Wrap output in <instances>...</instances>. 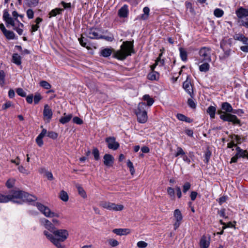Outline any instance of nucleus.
Here are the masks:
<instances>
[{
  "mask_svg": "<svg viewBox=\"0 0 248 248\" xmlns=\"http://www.w3.org/2000/svg\"><path fill=\"white\" fill-rule=\"evenodd\" d=\"M133 43L130 41L124 42L121 46V49L115 50L111 48H106L103 49L101 52V55L104 57L109 56L113 52V57L120 60H124L128 56L134 53Z\"/></svg>",
  "mask_w": 248,
  "mask_h": 248,
  "instance_id": "nucleus-1",
  "label": "nucleus"
},
{
  "mask_svg": "<svg viewBox=\"0 0 248 248\" xmlns=\"http://www.w3.org/2000/svg\"><path fill=\"white\" fill-rule=\"evenodd\" d=\"M240 22H241V24L242 25L248 28V18H246L245 20H241Z\"/></svg>",
  "mask_w": 248,
  "mask_h": 248,
  "instance_id": "nucleus-63",
  "label": "nucleus"
},
{
  "mask_svg": "<svg viewBox=\"0 0 248 248\" xmlns=\"http://www.w3.org/2000/svg\"><path fill=\"white\" fill-rule=\"evenodd\" d=\"M197 194V192L196 191L191 192L190 196L192 201H194L196 199Z\"/></svg>",
  "mask_w": 248,
  "mask_h": 248,
  "instance_id": "nucleus-64",
  "label": "nucleus"
},
{
  "mask_svg": "<svg viewBox=\"0 0 248 248\" xmlns=\"http://www.w3.org/2000/svg\"><path fill=\"white\" fill-rule=\"evenodd\" d=\"M43 137H42L41 136L38 135V136L36 139V142H37V144L39 146L41 147L43 144V141L42 140V139Z\"/></svg>",
  "mask_w": 248,
  "mask_h": 248,
  "instance_id": "nucleus-52",
  "label": "nucleus"
},
{
  "mask_svg": "<svg viewBox=\"0 0 248 248\" xmlns=\"http://www.w3.org/2000/svg\"><path fill=\"white\" fill-rule=\"evenodd\" d=\"M45 175L47 178V179L49 180H52L53 179V177L52 173L46 170H45Z\"/></svg>",
  "mask_w": 248,
  "mask_h": 248,
  "instance_id": "nucleus-57",
  "label": "nucleus"
},
{
  "mask_svg": "<svg viewBox=\"0 0 248 248\" xmlns=\"http://www.w3.org/2000/svg\"><path fill=\"white\" fill-rule=\"evenodd\" d=\"M62 11L63 9L60 8H55L51 10L49 14V17L56 16L58 14H60Z\"/></svg>",
  "mask_w": 248,
  "mask_h": 248,
  "instance_id": "nucleus-29",
  "label": "nucleus"
},
{
  "mask_svg": "<svg viewBox=\"0 0 248 248\" xmlns=\"http://www.w3.org/2000/svg\"><path fill=\"white\" fill-rule=\"evenodd\" d=\"M177 118L182 121H186V116H185L184 115L182 114H178L177 115Z\"/></svg>",
  "mask_w": 248,
  "mask_h": 248,
  "instance_id": "nucleus-62",
  "label": "nucleus"
},
{
  "mask_svg": "<svg viewBox=\"0 0 248 248\" xmlns=\"http://www.w3.org/2000/svg\"><path fill=\"white\" fill-rule=\"evenodd\" d=\"M112 232L117 235H122L129 233L130 231L128 229H115Z\"/></svg>",
  "mask_w": 248,
  "mask_h": 248,
  "instance_id": "nucleus-19",
  "label": "nucleus"
},
{
  "mask_svg": "<svg viewBox=\"0 0 248 248\" xmlns=\"http://www.w3.org/2000/svg\"><path fill=\"white\" fill-rule=\"evenodd\" d=\"M216 108L212 106L209 107L207 109V113H208L211 118H215Z\"/></svg>",
  "mask_w": 248,
  "mask_h": 248,
  "instance_id": "nucleus-22",
  "label": "nucleus"
},
{
  "mask_svg": "<svg viewBox=\"0 0 248 248\" xmlns=\"http://www.w3.org/2000/svg\"><path fill=\"white\" fill-rule=\"evenodd\" d=\"M180 55L182 61H186L187 60V52L182 47L179 48Z\"/></svg>",
  "mask_w": 248,
  "mask_h": 248,
  "instance_id": "nucleus-24",
  "label": "nucleus"
},
{
  "mask_svg": "<svg viewBox=\"0 0 248 248\" xmlns=\"http://www.w3.org/2000/svg\"><path fill=\"white\" fill-rule=\"evenodd\" d=\"M223 14V11L219 8H217L214 11V15L217 17H221Z\"/></svg>",
  "mask_w": 248,
  "mask_h": 248,
  "instance_id": "nucleus-39",
  "label": "nucleus"
},
{
  "mask_svg": "<svg viewBox=\"0 0 248 248\" xmlns=\"http://www.w3.org/2000/svg\"><path fill=\"white\" fill-rule=\"evenodd\" d=\"M3 34L8 40H12L15 38V34L12 31L7 30L6 31L3 33Z\"/></svg>",
  "mask_w": 248,
  "mask_h": 248,
  "instance_id": "nucleus-26",
  "label": "nucleus"
},
{
  "mask_svg": "<svg viewBox=\"0 0 248 248\" xmlns=\"http://www.w3.org/2000/svg\"><path fill=\"white\" fill-rule=\"evenodd\" d=\"M21 57L17 53H15L13 55L12 60L13 62L17 65H19L21 63Z\"/></svg>",
  "mask_w": 248,
  "mask_h": 248,
  "instance_id": "nucleus-23",
  "label": "nucleus"
},
{
  "mask_svg": "<svg viewBox=\"0 0 248 248\" xmlns=\"http://www.w3.org/2000/svg\"><path fill=\"white\" fill-rule=\"evenodd\" d=\"M231 113H236L232 106L228 102H224L221 105V109L218 110L217 113L220 115V118L224 121L232 122L233 124L241 125V122L235 115Z\"/></svg>",
  "mask_w": 248,
  "mask_h": 248,
  "instance_id": "nucleus-2",
  "label": "nucleus"
},
{
  "mask_svg": "<svg viewBox=\"0 0 248 248\" xmlns=\"http://www.w3.org/2000/svg\"><path fill=\"white\" fill-rule=\"evenodd\" d=\"M8 195L11 197L10 201L17 203H18L19 202L16 200V199H22L23 200H26L28 202L34 201L37 200L36 197L20 190L15 191Z\"/></svg>",
  "mask_w": 248,
  "mask_h": 248,
  "instance_id": "nucleus-3",
  "label": "nucleus"
},
{
  "mask_svg": "<svg viewBox=\"0 0 248 248\" xmlns=\"http://www.w3.org/2000/svg\"><path fill=\"white\" fill-rule=\"evenodd\" d=\"M41 99H42L41 95L39 93H36L34 97V104H38Z\"/></svg>",
  "mask_w": 248,
  "mask_h": 248,
  "instance_id": "nucleus-51",
  "label": "nucleus"
},
{
  "mask_svg": "<svg viewBox=\"0 0 248 248\" xmlns=\"http://www.w3.org/2000/svg\"><path fill=\"white\" fill-rule=\"evenodd\" d=\"M108 243L109 245L112 247H117L119 245V242L117 240L114 239H109L108 240Z\"/></svg>",
  "mask_w": 248,
  "mask_h": 248,
  "instance_id": "nucleus-38",
  "label": "nucleus"
},
{
  "mask_svg": "<svg viewBox=\"0 0 248 248\" xmlns=\"http://www.w3.org/2000/svg\"><path fill=\"white\" fill-rule=\"evenodd\" d=\"M158 74L155 71H152L148 75V78L150 80H156L158 78Z\"/></svg>",
  "mask_w": 248,
  "mask_h": 248,
  "instance_id": "nucleus-34",
  "label": "nucleus"
},
{
  "mask_svg": "<svg viewBox=\"0 0 248 248\" xmlns=\"http://www.w3.org/2000/svg\"><path fill=\"white\" fill-rule=\"evenodd\" d=\"M104 164L108 167L112 165L114 161L113 156L110 154H105L103 157Z\"/></svg>",
  "mask_w": 248,
  "mask_h": 248,
  "instance_id": "nucleus-11",
  "label": "nucleus"
},
{
  "mask_svg": "<svg viewBox=\"0 0 248 248\" xmlns=\"http://www.w3.org/2000/svg\"><path fill=\"white\" fill-rule=\"evenodd\" d=\"M124 209V206L122 204H116L110 202L108 210L113 211H122Z\"/></svg>",
  "mask_w": 248,
  "mask_h": 248,
  "instance_id": "nucleus-17",
  "label": "nucleus"
},
{
  "mask_svg": "<svg viewBox=\"0 0 248 248\" xmlns=\"http://www.w3.org/2000/svg\"><path fill=\"white\" fill-rule=\"evenodd\" d=\"M143 99L144 100L147 101V104L148 106H151L154 102L153 98H151L148 94H145L143 96Z\"/></svg>",
  "mask_w": 248,
  "mask_h": 248,
  "instance_id": "nucleus-27",
  "label": "nucleus"
},
{
  "mask_svg": "<svg viewBox=\"0 0 248 248\" xmlns=\"http://www.w3.org/2000/svg\"><path fill=\"white\" fill-rule=\"evenodd\" d=\"M236 14L239 18L248 16V9L240 7L236 11Z\"/></svg>",
  "mask_w": 248,
  "mask_h": 248,
  "instance_id": "nucleus-14",
  "label": "nucleus"
},
{
  "mask_svg": "<svg viewBox=\"0 0 248 248\" xmlns=\"http://www.w3.org/2000/svg\"><path fill=\"white\" fill-rule=\"evenodd\" d=\"M27 15L29 19H32L34 16V12L32 9H29L27 11Z\"/></svg>",
  "mask_w": 248,
  "mask_h": 248,
  "instance_id": "nucleus-55",
  "label": "nucleus"
},
{
  "mask_svg": "<svg viewBox=\"0 0 248 248\" xmlns=\"http://www.w3.org/2000/svg\"><path fill=\"white\" fill-rule=\"evenodd\" d=\"M89 37L92 39H98L101 37L96 30H91L89 32Z\"/></svg>",
  "mask_w": 248,
  "mask_h": 248,
  "instance_id": "nucleus-18",
  "label": "nucleus"
},
{
  "mask_svg": "<svg viewBox=\"0 0 248 248\" xmlns=\"http://www.w3.org/2000/svg\"><path fill=\"white\" fill-rule=\"evenodd\" d=\"M18 170L20 172L22 173L26 174H29V172L28 171V170H26L25 168L22 166H19L18 168Z\"/></svg>",
  "mask_w": 248,
  "mask_h": 248,
  "instance_id": "nucleus-58",
  "label": "nucleus"
},
{
  "mask_svg": "<svg viewBox=\"0 0 248 248\" xmlns=\"http://www.w3.org/2000/svg\"><path fill=\"white\" fill-rule=\"evenodd\" d=\"M44 225L45 228L51 232H53L54 231V225L50 221L46 219H44Z\"/></svg>",
  "mask_w": 248,
  "mask_h": 248,
  "instance_id": "nucleus-20",
  "label": "nucleus"
},
{
  "mask_svg": "<svg viewBox=\"0 0 248 248\" xmlns=\"http://www.w3.org/2000/svg\"><path fill=\"white\" fill-rule=\"evenodd\" d=\"M5 74L3 70H0V85L3 87L5 84Z\"/></svg>",
  "mask_w": 248,
  "mask_h": 248,
  "instance_id": "nucleus-36",
  "label": "nucleus"
},
{
  "mask_svg": "<svg viewBox=\"0 0 248 248\" xmlns=\"http://www.w3.org/2000/svg\"><path fill=\"white\" fill-rule=\"evenodd\" d=\"M106 141L107 143L108 148L113 150H117L120 146L119 143L116 141L114 137H109L106 138Z\"/></svg>",
  "mask_w": 248,
  "mask_h": 248,
  "instance_id": "nucleus-7",
  "label": "nucleus"
},
{
  "mask_svg": "<svg viewBox=\"0 0 248 248\" xmlns=\"http://www.w3.org/2000/svg\"><path fill=\"white\" fill-rule=\"evenodd\" d=\"M78 40H79V42L80 43V44L82 46H84V47H86L88 49H89L90 48V47L89 46H86V42H85L86 41V39L85 40H84L83 39V37L82 36L80 38H79L78 39Z\"/></svg>",
  "mask_w": 248,
  "mask_h": 248,
  "instance_id": "nucleus-53",
  "label": "nucleus"
},
{
  "mask_svg": "<svg viewBox=\"0 0 248 248\" xmlns=\"http://www.w3.org/2000/svg\"><path fill=\"white\" fill-rule=\"evenodd\" d=\"M148 246V244L143 241H139L137 243V246L139 248H145Z\"/></svg>",
  "mask_w": 248,
  "mask_h": 248,
  "instance_id": "nucleus-49",
  "label": "nucleus"
},
{
  "mask_svg": "<svg viewBox=\"0 0 248 248\" xmlns=\"http://www.w3.org/2000/svg\"><path fill=\"white\" fill-rule=\"evenodd\" d=\"M11 197L8 195H4L0 193V202H7L10 201Z\"/></svg>",
  "mask_w": 248,
  "mask_h": 248,
  "instance_id": "nucleus-37",
  "label": "nucleus"
},
{
  "mask_svg": "<svg viewBox=\"0 0 248 248\" xmlns=\"http://www.w3.org/2000/svg\"><path fill=\"white\" fill-rule=\"evenodd\" d=\"M110 202H102L100 203V205L103 208L108 209L109 207Z\"/></svg>",
  "mask_w": 248,
  "mask_h": 248,
  "instance_id": "nucleus-56",
  "label": "nucleus"
},
{
  "mask_svg": "<svg viewBox=\"0 0 248 248\" xmlns=\"http://www.w3.org/2000/svg\"><path fill=\"white\" fill-rule=\"evenodd\" d=\"M183 88L190 96L192 95L193 93L192 87L190 81L188 79V77L186 80L183 83Z\"/></svg>",
  "mask_w": 248,
  "mask_h": 248,
  "instance_id": "nucleus-13",
  "label": "nucleus"
},
{
  "mask_svg": "<svg viewBox=\"0 0 248 248\" xmlns=\"http://www.w3.org/2000/svg\"><path fill=\"white\" fill-rule=\"evenodd\" d=\"M5 22L7 24H10L13 27H15L14 20L12 17L8 18L7 20H5Z\"/></svg>",
  "mask_w": 248,
  "mask_h": 248,
  "instance_id": "nucleus-59",
  "label": "nucleus"
},
{
  "mask_svg": "<svg viewBox=\"0 0 248 248\" xmlns=\"http://www.w3.org/2000/svg\"><path fill=\"white\" fill-rule=\"evenodd\" d=\"M185 155V152L183 151L182 148L180 147H178L177 148V152L176 154H175V156L177 157L179 155Z\"/></svg>",
  "mask_w": 248,
  "mask_h": 248,
  "instance_id": "nucleus-43",
  "label": "nucleus"
},
{
  "mask_svg": "<svg viewBox=\"0 0 248 248\" xmlns=\"http://www.w3.org/2000/svg\"><path fill=\"white\" fill-rule=\"evenodd\" d=\"M11 106H12V103L10 101H7L2 106V109H6Z\"/></svg>",
  "mask_w": 248,
  "mask_h": 248,
  "instance_id": "nucleus-61",
  "label": "nucleus"
},
{
  "mask_svg": "<svg viewBox=\"0 0 248 248\" xmlns=\"http://www.w3.org/2000/svg\"><path fill=\"white\" fill-rule=\"evenodd\" d=\"M15 179H9L7 180V181L6 183V186L8 188H11L14 186V185L15 184Z\"/></svg>",
  "mask_w": 248,
  "mask_h": 248,
  "instance_id": "nucleus-45",
  "label": "nucleus"
},
{
  "mask_svg": "<svg viewBox=\"0 0 248 248\" xmlns=\"http://www.w3.org/2000/svg\"><path fill=\"white\" fill-rule=\"evenodd\" d=\"M187 104H188V105L192 108H196V105L195 103L194 102V101L192 99H191L190 98L188 99L187 100Z\"/></svg>",
  "mask_w": 248,
  "mask_h": 248,
  "instance_id": "nucleus-50",
  "label": "nucleus"
},
{
  "mask_svg": "<svg viewBox=\"0 0 248 248\" xmlns=\"http://www.w3.org/2000/svg\"><path fill=\"white\" fill-rule=\"evenodd\" d=\"M93 154L94 156V158L96 160H98L100 158L99 152L97 148H94L93 150Z\"/></svg>",
  "mask_w": 248,
  "mask_h": 248,
  "instance_id": "nucleus-42",
  "label": "nucleus"
},
{
  "mask_svg": "<svg viewBox=\"0 0 248 248\" xmlns=\"http://www.w3.org/2000/svg\"><path fill=\"white\" fill-rule=\"evenodd\" d=\"M16 92L18 95L22 97H25L26 95V93L22 88H17L16 90Z\"/></svg>",
  "mask_w": 248,
  "mask_h": 248,
  "instance_id": "nucleus-48",
  "label": "nucleus"
},
{
  "mask_svg": "<svg viewBox=\"0 0 248 248\" xmlns=\"http://www.w3.org/2000/svg\"><path fill=\"white\" fill-rule=\"evenodd\" d=\"M236 155L238 157L247 158L248 159V152L247 150H243L238 146L236 147Z\"/></svg>",
  "mask_w": 248,
  "mask_h": 248,
  "instance_id": "nucleus-16",
  "label": "nucleus"
},
{
  "mask_svg": "<svg viewBox=\"0 0 248 248\" xmlns=\"http://www.w3.org/2000/svg\"><path fill=\"white\" fill-rule=\"evenodd\" d=\"M138 121L140 123H145L147 120V112H136Z\"/></svg>",
  "mask_w": 248,
  "mask_h": 248,
  "instance_id": "nucleus-12",
  "label": "nucleus"
},
{
  "mask_svg": "<svg viewBox=\"0 0 248 248\" xmlns=\"http://www.w3.org/2000/svg\"><path fill=\"white\" fill-rule=\"evenodd\" d=\"M156 62H157L158 65L163 66L164 65L165 61L164 59H160V58H157L155 60Z\"/></svg>",
  "mask_w": 248,
  "mask_h": 248,
  "instance_id": "nucleus-60",
  "label": "nucleus"
},
{
  "mask_svg": "<svg viewBox=\"0 0 248 248\" xmlns=\"http://www.w3.org/2000/svg\"><path fill=\"white\" fill-rule=\"evenodd\" d=\"M52 111L49 106L46 104L44 106V109L43 111V116L44 119L46 120L47 122L49 123L52 117Z\"/></svg>",
  "mask_w": 248,
  "mask_h": 248,
  "instance_id": "nucleus-10",
  "label": "nucleus"
},
{
  "mask_svg": "<svg viewBox=\"0 0 248 248\" xmlns=\"http://www.w3.org/2000/svg\"><path fill=\"white\" fill-rule=\"evenodd\" d=\"M211 49L207 47H203L200 50L199 53L201 62L211 61Z\"/></svg>",
  "mask_w": 248,
  "mask_h": 248,
  "instance_id": "nucleus-5",
  "label": "nucleus"
},
{
  "mask_svg": "<svg viewBox=\"0 0 248 248\" xmlns=\"http://www.w3.org/2000/svg\"><path fill=\"white\" fill-rule=\"evenodd\" d=\"M53 234L56 238L59 243L64 241L68 236V232L66 230H57L53 232Z\"/></svg>",
  "mask_w": 248,
  "mask_h": 248,
  "instance_id": "nucleus-6",
  "label": "nucleus"
},
{
  "mask_svg": "<svg viewBox=\"0 0 248 248\" xmlns=\"http://www.w3.org/2000/svg\"><path fill=\"white\" fill-rule=\"evenodd\" d=\"M128 9L126 5H124L118 11V16L120 17L125 18L128 16Z\"/></svg>",
  "mask_w": 248,
  "mask_h": 248,
  "instance_id": "nucleus-15",
  "label": "nucleus"
},
{
  "mask_svg": "<svg viewBox=\"0 0 248 248\" xmlns=\"http://www.w3.org/2000/svg\"><path fill=\"white\" fill-rule=\"evenodd\" d=\"M40 85L46 89H49L51 87V85L48 82L45 80L41 81L40 82Z\"/></svg>",
  "mask_w": 248,
  "mask_h": 248,
  "instance_id": "nucleus-40",
  "label": "nucleus"
},
{
  "mask_svg": "<svg viewBox=\"0 0 248 248\" xmlns=\"http://www.w3.org/2000/svg\"><path fill=\"white\" fill-rule=\"evenodd\" d=\"M208 62H205L204 63L200 65L199 69L200 71L206 72L209 70L210 65Z\"/></svg>",
  "mask_w": 248,
  "mask_h": 248,
  "instance_id": "nucleus-25",
  "label": "nucleus"
},
{
  "mask_svg": "<svg viewBox=\"0 0 248 248\" xmlns=\"http://www.w3.org/2000/svg\"><path fill=\"white\" fill-rule=\"evenodd\" d=\"M143 12H144V14H142L141 16V18L143 20H146L148 18V16H149V12H150V9L148 7H145L144 8H143Z\"/></svg>",
  "mask_w": 248,
  "mask_h": 248,
  "instance_id": "nucleus-31",
  "label": "nucleus"
},
{
  "mask_svg": "<svg viewBox=\"0 0 248 248\" xmlns=\"http://www.w3.org/2000/svg\"><path fill=\"white\" fill-rule=\"evenodd\" d=\"M167 192L170 197H171L172 199H174L175 198V192L174 190L171 187H169L167 188Z\"/></svg>",
  "mask_w": 248,
  "mask_h": 248,
  "instance_id": "nucleus-41",
  "label": "nucleus"
},
{
  "mask_svg": "<svg viewBox=\"0 0 248 248\" xmlns=\"http://www.w3.org/2000/svg\"><path fill=\"white\" fill-rule=\"evenodd\" d=\"M72 117V114L66 115V113H64V116L60 119V122L62 124H65L69 122Z\"/></svg>",
  "mask_w": 248,
  "mask_h": 248,
  "instance_id": "nucleus-21",
  "label": "nucleus"
},
{
  "mask_svg": "<svg viewBox=\"0 0 248 248\" xmlns=\"http://www.w3.org/2000/svg\"><path fill=\"white\" fill-rule=\"evenodd\" d=\"M36 205L38 209L47 217H59V215L51 211L50 209L47 206H45L39 202H37Z\"/></svg>",
  "mask_w": 248,
  "mask_h": 248,
  "instance_id": "nucleus-4",
  "label": "nucleus"
},
{
  "mask_svg": "<svg viewBox=\"0 0 248 248\" xmlns=\"http://www.w3.org/2000/svg\"><path fill=\"white\" fill-rule=\"evenodd\" d=\"M47 136L52 139H56L58 137V134L54 131H49L47 133Z\"/></svg>",
  "mask_w": 248,
  "mask_h": 248,
  "instance_id": "nucleus-44",
  "label": "nucleus"
},
{
  "mask_svg": "<svg viewBox=\"0 0 248 248\" xmlns=\"http://www.w3.org/2000/svg\"><path fill=\"white\" fill-rule=\"evenodd\" d=\"M191 185L189 182H186L183 186V191L186 193L190 188Z\"/></svg>",
  "mask_w": 248,
  "mask_h": 248,
  "instance_id": "nucleus-47",
  "label": "nucleus"
},
{
  "mask_svg": "<svg viewBox=\"0 0 248 248\" xmlns=\"http://www.w3.org/2000/svg\"><path fill=\"white\" fill-rule=\"evenodd\" d=\"M44 234L57 248H63V246L58 242L52 234L46 231L44 232Z\"/></svg>",
  "mask_w": 248,
  "mask_h": 248,
  "instance_id": "nucleus-8",
  "label": "nucleus"
},
{
  "mask_svg": "<svg viewBox=\"0 0 248 248\" xmlns=\"http://www.w3.org/2000/svg\"><path fill=\"white\" fill-rule=\"evenodd\" d=\"M211 237L209 235H203L200 241V246L201 248H208L210 245Z\"/></svg>",
  "mask_w": 248,
  "mask_h": 248,
  "instance_id": "nucleus-9",
  "label": "nucleus"
},
{
  "mask_svg": "<svg viewBox=\"0 0 248 248\" xmlns=\"http://www.w3.org/2000/svg\"><path fill=\"white\" fill-rule=\"evenodd\" d=\"M73 121L74 123L78 124H83V121L78 117H75L73 119Z\"/></svg>",
  "mask_w": 248,
  "mask_h": 248,
  "instance_id": "nucleus-54",
  "label": "nucleus"
},
{
  "mask_svg": "<svg viewBox=\"0 0 248 248\" xmlns=\"http://www.w3.org/2000/svg\"><path fill=\"white\" fill-rule=\"evenodd\" d=\"M245 36L244 35H243L241 33H237V34H235L233 37H234V39L236 40H238V41H242V40H243Z\"/></svg>",
  "mask_w": 248,
  "mask_h": 248,
  "instance_id": "nucleus-46",
  "label": "nucleus"
},
{
  "mask_svg": "<svg viewBox=\"0 0 248 248\" xmlns=\"http://www.w3.org/2000/svg\"><path fill=\"white\" fill-rule=\"evenodd\" d=\"M60 198L62 201L64 202H67L68 200V195L67 192L63 190L61 191Z\"/></svg>",
  "mask_w": 248,
  "mask_h": 248,
  "instance_id": "nucleus-32",
  "label": "nucleus"
},
{
  "mask_svg": "<svg viewBox=\"0 0 248 248\" xmlns=\"http://www.w3.org/2000/svg\"><path fill=\"white\" fill-rule=\"evenodd\" d=\"M174 217L177 221H181L183 218L181 211L179 209H176L174 210Z\"/></svg>",
  "mask_w": 248,
  "mask_h": 248,
  "instance_id": "nucleus-28",
  "label": "nucleus"
},
{
  "mask_svg": "<svg viewBox=\"0 0 248 248\" xmlns=\"http://www.w3.org/2000/svg\"><path fill=\"white\" fill-rule=\"evenodd\" d=\"M76 187L78 190V194L83 198L87 197L86 193L83 188L79 185L76 186Z\"/></svg>",
  "mask_w": 248,
  "mask_h": 248,
  "instance_id": "nucleus-30",
  "label": "nucleus"
},
{
  "mask_svg": "<svg viewBox=\"0 0 248 248\" xmlns=\"http://www.w3.org/2000/svg\"><path fill=\"white\" fill-rule=\"evenodd\" d=\"M231 52V50L230 49L225 50L224 53L221 56H219V59L221 60H224L226 59L230 56Z\"/></svg>",
  "mask_w": 248,
  "mask_h": 248,
  "instance_id": "nucleus-35",
  "label": "nucleus"
},
{
  "mask_svg": "<svg viewBox=\"0 0 248 248\" xmlns=\"http://www.w3.org/2000/svg\"><path fill=\"white\" fill-rule=\"evenodd\" d=\"M146 105L145 103H140L138 105V109L136 112H146L145 108Z\"/></svg>",
  "mask_w": 248,
  "mask_h": 248,
  "instance_id": "nucleus-33",
  "label": "nucleus"
}]
</instances>
